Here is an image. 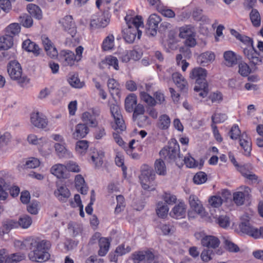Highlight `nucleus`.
<instances>
[{
	"instance_id": "1",
	"label": "nucleus",
	"mask_w": 263,
	"mask_h": 263,
	"mask_svg": "<svg viewBox=\"0 0 263 263\" xmlns=\"http://www.w3.org/2000/svg\"><path fill=\"white\" fill-rule=\"evenodd\" d=\"M30 245L32 249L29 253V259L34 262H44L49 259L50 255L48 251L50 248L51 243L46 240L32 238Z\"/></svg>"
},
{
	"instance_id": "2",
	"label": "nucleus",
	"mask_w": 263,
	"mask_h": 263,
	"mask_svg": "<svg viewBox=\"0 0 263 263\" xmlns=\"http://www.w3.org/2000/svg\"><path fill=\"white\" fill-rule=\"evenodd\" d=\"M124 19L127 28L123 30V37L127 43H132L136 39L137 35L138 39L141 36L142 31L139 29V28L143 27L142 18L140 16L132 17L126 15Z\"/></svg>"
},
{
	"instance_id": "3",
	"label": "nucleus",
	"mask_w": 263,
	"mask_h": 263,
	"mask_svg": "<svg viewBox=\"0 0 263 263\" xmlns=\"http://www.w3.org/2000/svg\"><path fill=\"white\" fill-rule=\"evenodd\" d=\"M206 76V70L201 67L194 68L190 74V78L195 82L194 90L198 92L199 96L202 98L207 96L209 91Z\"/></svg>"
},
{
	"instance_id": "4",
	"label": "nucleus",
	"mask_w": 263,
	"mask_h": 263,
	"mask_svg": "<svg viewBox=\"0 0 263 263\" xmlns=\"http://www.w3.org/2000/svg\"><path fill=\"white\" fill-rule=\"evenodd\" d=\"M239 40L247 46V48H244L243 53L250 63L254 65L263 64V57H260L259 53L254 49L252 39L242 35Z\"/></svg>"
},
{
	"instance_id": "5",
	"label": "nucleus",
	"mask_w": 263,
	"mask_h": 263,
	"mask_svg": "<svg viewBox=\"0 0 263 263\" xmlns=\"http://www.w3.org/2000/svg\"><path fill=\"white\" fill-rule=\"evenodd\" d=\"M108 106L112 117L114 118V122L111 123L112 128L118 133L125 130L126 125L123 120L122 115L119 106L116 102V101H108Z\"/></svg>"
},
{
	"instance_id": "6",
	"label": "nucleus",
	"mask_w": 263,
	"mask_h": 263,
	"mask_svg": "<svg viewBox=\"0 0 263 263\" xmlns=\"http://www.w3.org/2000/svg\"><path fill=\"white\" fill-rule=\"evenodd\" d=\"M155 173L152 168L146 166L143 168L140 176L142 188L145 190H154L155 186L152 183L155 179Z\"/></svg>"
},
{
	"instance_id": "7",
	"label": "nucleus",
	"mask_w": 263,
	"mask_h": 263,
	"mask_svg": "<svg viewBox=\"0 0 263 263\" xmlns=\"http://www.w3.org/2000/svg\"><path fill=\"white\" fill-rule=\"evenodd\" d=\"M7 71L12 80L17 81L19 83H24L26 82L27 78L22 76L21 66L17 61H10L7 66Z\"/></svg>"
},
{
	"instance_id": "8",
	"label": "nucleus",
	"mask_w": 263,
	"mask_h": 263,
	"mask_svg": "<svg viewBox=\"0 0 263 263\" xmlns=\"http://www.w3.org/2000/svg\"><path fill=\"white\" fill-rule=\"evenodd\" d=\"M180 37L185 39L184 44L189 47H194L196 44L194 27L190 25H185L179 28Z\"/></svg>"
},
{
	"instance_id": "9",
	"label": "nucleus",
	"mask_w": 263,
	"mask_h": 263,
	"mask_svg": "<svg viewBox=\"0 0 263 263\" xmlns=\"http://www.w3.org/2000/svg\"><path fill=\"white\" fill-rule=\"evenodd\" d=\"M179 151V145L176 142L171 144L167 147H164L160 151L159 154L161 157L164 158L165 159L172 161L175 160L178 155Z\"/></svg>"
},
{
	"instance_id": "10",
	"label": "nucleus",
	"mask_w": 263,
	"mask_h": 263,
	"mask_svg": "<svg viewBox=\"0 0 263 263\" xmlns=\"http://www.w3.org/2000/svg\"><path fill=\"white\" fill-rule=\"evenodd\" d=\"M154 258V253L149 250L136 251L132 254V259L134 263H151Z\"/></svg>"
},
{
	"instance_id": "11",
	"label": "nucleus",
	"mask_w": 263,
	"mask_h": 263,
	"mask_svg": "<svg viewBox=\"0 0 263 263\" xmlns=\"http://www.w3.org/2000/svg\"><path fill=\"white\" fill-rule=\"evenodd\" d=\"M110 22V14L108 11L104 12L95 16L90 22V26L95 28H104Z\"/></svg>"
},
{
	"instance_id": "12",
	"label": "nucleus",
	"mask_w": 263,
	"mask_h": 263,
	"mask_svg": "<svg viewBox=\"0 0 263 263\" xmlns=\"http://www.w3.org/2000/svg\"><path fill=\"white\" fill-rule=\"evenodd\" d=\"M63 30L67 32L72 37H74L77 32V27L73 18L71 15H66L62 18L60 22Z\"/></svg>"
},
{
	"instance_id": "13",
	"label": "nucleus",
	"mask_w": 263,
	"mask_h": 263,
	"mask_svg": "<svg viewBox=\"0 0 263 263\" xmlns=\"http://www.w3.org/2000/svg\"><path fill=\"white\" fill-rule=\"evenodd\" d=\"M161 21L160 16L155 14H151L147 21V25L148 28L146 30V33L151 36H155L157 34L158 24Z\"/></svg>"
},
{
	"instance_id": "14",
	"label": "nucleus",
	"mask_w": 263,
	"mask_h": 263,
	"mask_svg": "<svg viewBox=\"0 0 263 263\" xmlns=\"http://www.w3.org/2000/svg\"><path fill=\"white\" fill-rule=\"evenodd\" d=\"M30 121L34 126L40 128H45L48 125L46 116L38 111L31 114Z\"/></svg>"
},
{
	"instance_id": "15",
	"label": "nucleus",
	"mask_w": 263,
	"mask_h": 263,
	"mask_svg": "<svg viewBox=\"0 0 263 263\" xmlns=\"http://www.w3.org/2000/svg\"><path fill=\"white\" fill-rule=\"evenodd\" d=\"M59 60L64 66H72L77 60L74 53L70 50H62L59 54Z\"/></svg>"
},
{
	"instance_id": "16",
	"label": "nucleus",
	"mask_w": 263,
	"mask_h": 263,
	"mask_svg": "<svg viewBox=\"0 0 263 263\" xmlns=\"http://www.w3.org/2000/svg\"><path fill=\"white\" fill-rule=\"evenodd\" d=\"M42 43L47 54L51 58H56L58 56V50L52 41L45 35L42 36Z\"/></svg>"
},
{
	"instance_id": "17",
	"label": "nucleus",
	"mask_w": 263,
	"mask_h": 263,
	"mask_svg": "<svg viewBox=\"0 0 263 263\" xmlns=\"http://www.w3.org/2000/svg\"><path fill=\"white\" fill-rule=\"evenodd\" d=\"M54 147L57 156L60 158H70L72 157L71 152L66 147L65 142L56 143Z\"/></svg>"
},
{
	"instance_id": "18",
	"label": "nucleus",
	"mask_w": 263,
	"mask_h": 263,
	"mask_svg": "<svg viewBox=\"0 0 263 263\" xmlns=\"http://www.w3.org/2000/svg\"><path fill=\"white\" fill-rule=\"evenodd\" d=\"M54 194L57 198L62 202H66L71 195L69 189L64 185L58 186Z\"/></svg>"
},
{
	"instance_id": "19",
	"label": "nucleus",
	"mask_w": 263,
	"mask_h": 263,
	"mask_svg": "<svg viewBox=\"0 0 263 263\" xmlns=\"http://www.w3.org/2000/svg\"><path fill=\"white\" fill-rule=\"evenodd\" d=\"M215 59V55L213 52L206 51L201 53L198 56L197 61L200 65L205 66L213 62Z\"/></svg>"
},
{
	"instance_id": "20",
	"label": "nucleus",
	"mask_w": 263,
	"mask_h": 263,
	"mask_svg": "<svg viewBox=\"0 0 263 263\" xmlns=\"http://www.w3.org/2000/svg\"><path fill=\"white\" fill-rule=\"evenodd\" d=\"M201 245L208 248L215 249L219 247L220 241L219 239L212 235H206L201 240Z\"/></svg>"
},
{
	"instance_id": "21",
	"label": "nucleus",
	"mask_w": 263,
	"mask_h": 263,
	"mask_svg": "<svg viewBox=\"0 0 263 263\" xmlns=\"http://www.w3.org/2000/svg\"><path fill=\"white\" fill-rule=\"evenodd\" d=\"M170 215L176 219H181L185 217L186 215V205L183 202H180L176 205L171 212Z\"/></svg>"
},
{
	"instance_id": "22",
	"label": "nucleus",
	"mask_w": 263,
	"mask_h": 263,
	"mask_svg": "<svg viewBox=\"0 0 263 263\" xmlns=\"http://www.w3.org/2000/svg\"><path fill=\"white\" fill-rule=\"evenodd\" d=\"M241 231L255 238H257L258 229L252 227L249 221L242 222L239 225Z\"/></svg>"
},
{
	"instance_id": "23",
	"label": "nucleus",
	"mask_w": 263,
	"mask_h": 263,
	"mask_svg": "<svg viewBox=\"0 0 263 263\" xmlns=\"http://www.w3.org/2000/svg\"><path fill=\"white\" fill-rule=\"evenodd\" d=\"M22 48L28 52H32L35 56H37L40 54L41 49L38 45L29 39L26 40L23 42Z\"/></svg>"
},
{
	"instance_id": "24",
	"label": "nucleus",
	"mask_w": 263,
	"mask_h": 263,
	"mask_svg": "<svg viewBox=\"0 0 263 263\" xmlns=\"http://www.w3.org/2000/svg\"><path fill=\"white\" fill-rule=\"evenodd\" d=\"M172 79L176 85L181 90H186L187 88V83L182 75L179 72L172 74Z\"/></svg>"
},
{
	"instance_id": "25",
	"label": "nucleus",
	"mask_w": 263,
	"mask_h": 263,
	"mask_svg": "<svg viewBox=\"0 0 263 263\" xmlns=\"http://www.w3.org/2000/svg\"><path fill=\"white\" fill-rule=\"evenodd\" d=\"M66 168L65 165L58 163L53 165L50 168V172L58 178H64L66 176Z\"/></svg>"
},
{
	"instance_id": "26",
	"label": "nucleus",
	"mask_w": 263,
	"mask_h": 263,
	"mask_svg": "<svg viewBox=\"0 0 263 263\" xmlns=\"http://www.w3.org/2000/svg\"><path fill=\"white\" fill-rule=\"evenodd\" d=\"M13 38L10 34L0 36V50H7L12 47Z\"/></svg>"
},
{
	"instance_id": "27",
	"label": "nucleus",
	"mask_w": 263,
	"mask_h": 263,
	"mask_svg": "<svg viewBox=\"0 0 263 263\" xmlns=\"http://www.w3.org/2000/svg\"><path fill=\"white\" fill-rule=\"evenodd\" d=\"M137 103V96L134 94L131 93L128 95L125 99V109L126 111L132 112L133 111L134 107L136 106Z\"/></svg>"
},
{
	"instance_id": "28",
	"label": "nucleus",
	"mask_w": 263,
	"mask_h": 263,
	"mask_svg": "<svg viewBox=\"0 0 263 263\" xmlns=\"http://www.w3.org/2000/svg\"><path fill=\"white\" fill-rule=\"evenodd\" d=\"M239 143L241 147L244 150V154L246 156L250 155L252 149L251 141L250 139L246 134H242L240 138Z\"/></svg>"
},
{
	"instance_id": "29",
	"label": "nucleus",
	"mask_w": 263,
	"mask_h": 263,
	"mask_svg": "<svg viewBox=\"0 0 263 263\" xmlns=\"http://www.w3.org/2000/svg\"><path fill=\"white\" fill-rule=\"evenodd\" d=\"M75 186L77 190L83 195L87 193L88 187L85 183L84 178L81 175H77L75 177Z\"/></svg>"
},
{
	"instance_id": "30",
	"label": "nucleus",
	"mask_w": 263,
	"mask_h": 263,
	"mask_svg": "<svg viewBox=\"0 0 263 263\" xmlns=\"http://www.w3.org/2000/svg\"><path fill=\"white\" fill-rule=\"evenodd\" d=\"M110 241L106 237H102L99 239V250L98 255L100 256H104L107 253L110 247Z\"/></svg>"
},
{
	"instance_id": "31",
	"label": "nucleus",
	"mask_w": 263,
	"mask_h": 263,
	"mask_svg": "<svg viewBox=\"0 0 263 263\" xmlns=\"http://www.w3.org/2000/svg\"><path fill=\"white\" fill-rule=\"evenodd\" d=\"M189 202L191 208L197 213L201 214L203 208L197 196L191 195L189 197Z\"/></svg>"
},
{
	"instance_id": "32",
	"label": "nucleus",
	"mask_w": 263,
	"mask_h": 263,
	"mask_svg": "<svg viewBox=\"0 0 263 263\" xmlns=\"http://www.w3.org/2000/svg\"><path fill=\"white\" fill-rule=\"evenodd\" d=\"M89 129L84 124H78L75 128V131L73 133V137L77 139L84 138L88 133Z\"/></svg>"
},
{
	"instance_id": "33",
	"label": "nucleus",
	"mask_w": 263,
	"mask_h": 263,
	"mask_svg": "<svg viewBox=\"0 0 263 263\" xmlns=\"http://www.w3.org/2000/svg\"><path fill=\"white\" fill-rule=\"evenodd\" d=\"M184 162L187 167L192 168H198V169H201L204 163L203 160H200V162H198V161L195 160L194 158L190 155L184 157Z\"/></svg>"
},
{
	"instance_id": "34",
	"label": "nucleus",
	"mask_w": 263,
	"mask_h": 263,
	"mask_svg": "<svg viewBox=\"0 0 263 263\" xmlns=\"http://www.w3.org/2000/svg\"><path fill=\"white\" fill-rule=\"evenodd\" d=\"M14 228H17L16 221L8 220L5 221L0 228V235L3 236L8 234L9 231Z\"/></svg>"
},
{
	"instance_id": "35",
	"label": "nucleus",
	"mask_w": 263,
	"mask_h": 263,
	"mask_svg": "<svg viewBox=\"0 0 263 263\" xmlns=\"http://www.w3.org/2000/svg\"><path fill=\"white\" fill-rule=\"evenodd\" d=\"M223 58L225 60V64L227 66L231 67L237 63L236 55L232 51L224 52Z\"/></svg>"
},
{
	"instance_id": "36",
	"label": "nucleus",
	"mask_w": 263,
	"mask_h": 263,
	"mask_svg": "<svg viewBox=\"0 0 263 263\" xmlns=\"http://www.w3.org/2000/svg\"><path fill=\"white\" fill-rule=\"evenodd\" d=\"M82 120L84 124L88 125L90 127H96L98 124V122L95 117L90 112H85L82 115Z\"/></svg>"
},
{
	"instance_id": "37",
	"label": "nucleus",
	"mask_w": 263,
	"mask_h": 263,
	"mask_svg": "<svg viewBox=\"0 0 263 263\" xmlns=\"http://www.w3.org/2000/svg\"><path fill=\"white\" fill-rule=\"evenodd\" d=\"M171 124V119L166 114L161 115L158 119L157 126L162 130L167 129Z\"/></svg>"
},
{
	"instance_id": "38",
	"label": "nucleus",
	"mask_w": 263,
	"mask_h": 263,
	"mask_svg": "<svg viewBox=\"0 0 263 263\" xmlns=\"http://www.w3.org/2000/svg\"><path fill=\"white\" fill-rule=\"evenodd\" d=\"M154 167L157 174L161 176L166 175V167L164 161L161 159H157L155 161Z\"/></svg>"
},
{
	"instance_id": "39",
	"label": "nucleus",
	"mask_w": 263,
	"mask_h": 263,
	"mask_svg": "<svg viewBox=\"0 0 263 263\" xmlns=\"http://www.w3.org/2000/svg\"><path fill=\"white\" fill-rule=\"evenodd\" d=\"M68 81L73 87L81 88L84 86V83L81 82L77 73H70L68 76Z\"/></svg>"
},
{
	"instance_id": "40",
	"label": "nucleus",
	"mask_w": 263,
	"mask_h": 263,
	"mask_svg": "<svg viewBox=\"0 0 263 263\" xmlns=\"http://www.w3.org/2000/svg\"><path fill=\"white\" fill-rule=\"evenodd\" d=\"M27 10L32 16L40 20L42 17V11L40 7L33 4H29L27 5Z\"/></svg>"
},
{
	"instance_id": "41",
	"label": "nucleus",
	"mask_w": 263,
	"mask_h": 263,
	"mask_svg": "<svg viewBox=\"0 0 263 263\" xmlns=\"http://www.w3.org/2000/svg\"><path fill=\"white\" fill-rule=\"evenodd\" d=\"M32 222L31 218L27 215L21 216L18 221H16L17 228L20 227L23 229H27L31 224Z\"/></svg>"
},
{
	"instance_id": "42",
	"label": "nucleus",
	"mask_w": 263,
	"mask_h": 263,
	"mask_svg": "<svg viewBox=\"0 0 263 263\" xmlns=\"http://www.w3.org/2000/svg\"><path fill=\"white\" fill-rule=\"evenodd\" d=\"M11 135L8 132H5L0 136V154L6 149L7 144L10 142Z\"/></svg>"
},
{
	"instance_id": "43",
	"label": "nucleus",
	"mask_w": 263,
	"mask_h": 263,
	"mask_svg": "<svg viewBox=\"0 0 263 263\" xmlns=\"http://www.w3.org/2000/svg\"><path fill=\"white\" fill-rule=\"evenodd\" d=\"M115 37L112 34H109L104 40L102 48L103 50L107 51L112 49L114 46Z\"/></svg>"
},
{
	"instance_id": "44",
	"label": "nucleus",
	"mask_w": 263,
	"mask_h": 263,
	"mask_svg": "<svg viewBox=\"0 0 263 263\" xmlns=\"http://www.w3.org/2000/svg\"><path fill=\"white\" fill-rule=\"evenodd\" d=\"M168 210V208L165 203L159 202L157 204L156 213L159 217L163 218L167 216Z\"/></svg>"
},
{
	"instance_id": "45",
	"label": "nucleus",
	"mask_w": 263,
	"mask_h": 263,
	"mask_svg": "<svg viewBox=\"0 0 263 263\" xmlns=\"http://www.w3.org/2000/svg\"><path fill=\"white\" fill-rule=\"evenodd\" d=\"M250 17L253 25L254 27H259L260 25L261 18L258 11L253 9L250 13Z\"/></svg>"
},
{
	"instance_id": "46",
	"label": "nucleus",
	"mask_w": 263,
	"mask_h": 263,
	"mask_svg": "<svg viewBox=\"0 0 263 263\" xmlns=\"http://www.w3.org/2000/svg\"><path fill=\"white\" fill-rule=\"evenodd\" d=\"M104 157V153L101 151L97 153H94L93 155L91 156V159L96 167H99L102 165Z\"/></svg>"
},
{
	"instance_id": "47",
	"label": "nucleus",
	"mask_w": 263,
	"mask_h": 263,
	"mask_svg": "<svg viewBox=\"0 0 263 263\" xmlns=\"http://www.w3.org/2000/svg\"><path fill=\"white\" fill-rule=\"evenodd\" d=\"M88 147V142L86 140H81L77 142L76 150L78 154L83 155L86 153Z\"/></svg>"
},
{
	"instance_id": "48",
	"label": "nucleus",
	"mask_w": 263,
	"mask_h": 263,
	"mask_svg": "<svg viewBox=\"0 0 263 263\" xmlns=\"http://www.w3.org/2000/svg\"><path fill=\"white\" fill-rule=\"evenodd\" d=\"M107 86L111 95L118 93L119 84L115 79H109L107 82Z\"/></svg>"
},
{
	"instance_id": "49",
	"label": "nucleus",
	"mask_w": 263,
	"mask_h": 263,
	"mask_svg": "<svg viewBox=\"0 0 263 263\" xmlns=\"http://www.w3.org/2000/svg\"><path fill=\"white\" fill-rule=\"evenodd\" d=\"M21 31V27L18 23H12L6 28V34H10L13 37L17 35Z\"/></svg>"
},
{
	"instance_id": "50",
	"label": "nucleus",
	"mask_w": 263,
	"mask_h": 263,
	"mask_svg": "<svg viewBox=\"0 0 263 263\" xmlns=\"http://www.w3.org/2000/svg\"><path fill=\"white\" fill-rule=\"evenodd\" d=\"M140 97L141 100L145 102L149 106H153L156 104L155 99L144 91L140 92Z\"/></svg>"
},
{
	"instance_id": "51",
	"label": "nucleus",
	"mask_w": 263,
	"mask_h": 263,
	"mask_svg": "<svg viewBox=\"0 0 263 263\" xmlns=\"http://www.w3.org/2000/svg\"><path fill=\"white\" fill-rule=\"evenodd\" d=\"M226 249L230 252L236 253L239 251V248L229 238H223Z\"/></svg>"
},
{
	"instance_id": "52",
	"label": "nucleus",
	"mask_w": 263,
	"mask_h": 263,
	"mask_svg": "<svg viewBox=\"0 0 263 263\" xmlns=\"http://www.w3.org/2000/svg\"><path fill=\"white\" fill-rule=\"evenodd\" d=\"M215 222L223 228H227L229 227L230 220L229 217L227 215H220L216 218Z\"/></svg>"
},
{
	"instance_id": "53",
	"label": "nucleus",
	"mask_w": 263,
	"mask_h": 263,
	"mask_svg": "<svg viewBox=\"0 0 263 263\" xmlns=\"http://www.w3.org/2000/svg\"><path fill=\"white\" fill-rule=\"evenodd\" d=\"M43 142L44 143V145L39 147V151L42 155L47 156L51 152V144L48 139H43Z\"/></svg>"
},
{
	"instance_id": "54",
	"label": "nucleus",
	"mask_w": 263,
	"mask_h": 263,
	"mask_svg": "<svg viewBox=\"0 0 263 263\" xmlns=\"http://www.w3.org/2000/svg\"><path fill=\"white\" fill-rule=\"evenodd\" d=\"M134 121L136 122L137 124L140 127H143L151 124V121L146 116L141 115L137 117L136 119H133Z\"/></svg>"
},
{
	"instance_id": "55",
	"label": "nucleus",
	"mask_w": 263,
	"mask_h": 263,
	"mask_svg": "<svg viewBox=\"0 0 263 263\" xmlns=\"http://www.w3.org/2000/svg\"><path fill=\"white\" fill-rule=\"evenodd\" d=\"M207 180V175L203 172L197 173L193 178V182L196 184H201Z\"/></svg>"
},
{
	"instance_id": "56",
	"label": "nucleus",
	"mask_w": 263,
	"mask_h": 263,
	"mask_svg": "<svg viewBox=\"0 0 263 263\" xmlns=\"http://www.w3.org/2000/svg\"><path fill=\"white\" fill-rule=\"evenodd\" d=\"M19 22L23 26L27 28L30 27L33 24V20L31 16L26 14L19 17Z\"/></svg>"
},
{
	"instance_id": "57",
	"label": "nucleus",
	"mask_w": 263,
	"mask_h": 263,
	"mask_svg": "<svg viewBox=\"0 0 263 263\" xmlns=\"http://www.w3.org/2000/svg\"><path fill=\"white\" fill-rule=\"evenodd\" d=\"M117 205L115 209V213H119L122 210H123L125 206V202L124 197L122 195H118L116 196Z\"/></svg>"
},
{
	"instance_id": "58",
	"label": "nucleus",
	"mask_w": 263,
	"mask_h": 263,
	"mask_svg": "<svg viewBox=\"0 0 263 263\" xmlns=\"http://www.w3.org/2000/svg\"><path fill=\"white\" fill-rule=\"evenodd\" d=\"M245 194L242 192H236L233 194V200L237 205H242L245 201Z\"/></svg>"
},
{
	"instance_id": "59",
	"label": "nucleus",
	"mask_w": 263,
	"mask_h": 263,
	"mask_svg": "<svg viewBox=\"0 0 263 263\" xmlns=\"http://www.w3.org/2000/svg\"><path fill=\"white\" fill-rule=\"evenodd\" d=\"M238 72L243 77H247L251 72V69L245 63H240L238 65Z\"/></svg>"
},
{
	"instance_id": "60",
	"label": "nucleus",
	"mask_w": 263,
	"mask_h": 263,
	"mask_svg": "<svg viewBox=\"0 0 263 263\" xmlns=\"http://www.w3.org/2000/svg\"><path fill=\"white\" fill-rule=\"evenodd\" d=\"M66 170L69 172L73 173H79L81 169L79 165L75 162L72 161H69L66 164Z\"/></svg>"
},
{
	"instance_id": "61",
	"label": "nucleus",
	"mask_w": 263,
	"mask_h": 263,
	"mask_svg": "<svg viewBox=\"0 0 263 263\" xmlns=\"http://www.w3.org/2000/svg\"><path fill=\"white\" fill-rule=\"evenodd\" d=\"M157 10L163 16L167 17L173 18L175 15V12L172 10L166 8L162 5L158 7Z\"/></svg>"
},
{
	"instance_id": "62",
	"label": "nucleus",
	"mask_w": 263,
	"mask_h": 263,
	"mask_svg": "<svg viewBox=\"0 0 263 263\" xmlns=\"http://www.w3.org/2000/svg\"><path fill=\"white\" fill-rule=\"evenodd\" d=\"M223 200L219 196H214L211 197L209 202L210 204L213 208H219L222 203Z\"/></svg>"
},
{
	"instance_id": "63",
	"label": "nucleus",
	"mask_w": 263,
	"mask_h": 263,
	"mask_svg": "<svg viewBox=\"0 0 263 263\" xmlns=\"http://www.w3.org/2000/svg\"><path fill=\"white\" fill-rule=\"evenodd\" d=\"M227 119V116L225 114L215 113L212 117V120L214 123L223 122Z\"/></svg>"
},
{
	"instance_id": "64",
	"label": "nucleus",
	"mask_w": 263,
	"mask_h": 263,
	"mask_svg": "<svg viewBox=\"0 0 263 263\" xmlns=\"http://www.w3.org/2000/svg\"><path fill=\"white\" fill-rule=\"evenodd\" d=\"M105 63L109 66H112L115 69L118 70V60L116 57L108 56L105 58Z\"/></svg>"
}]
</instances>
